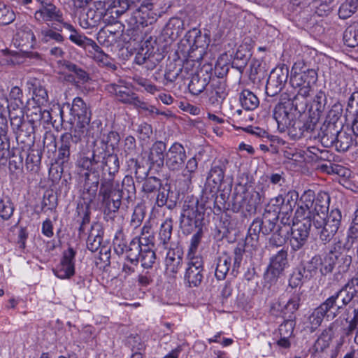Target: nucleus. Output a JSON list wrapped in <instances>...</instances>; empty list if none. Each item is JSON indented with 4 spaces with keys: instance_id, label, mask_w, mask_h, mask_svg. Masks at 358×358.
Segmentation results:
<instances>
[{
    "instance_id": "obj_55",
    "label": "nucleus",
    "mask_w": 358,
    "mask_h": 358,
    "mask_svg": "<svg viewBox=\"0 0 358 358\" xmlns=\"http://www.w3.org/2000/svg\"><path fill=\"white\" fill-rule=\"evenodd\" d=\"M183 51V50H182ZM184 52L186 51L184 50ZM187 58L182 62V75L184 76V80L187 78L189 75H192V73L190 71H193V68L195 65V62L199 63L202 58H198V56L195 54L193 55L191 52H187Z\"/></svg>"
},
{
    "instance_id": "obj_43",
    "label": "nucleus",
    "mask_w": 358,
    "mask_h": 358,
    "mask_svg": "<svg viewBox=\"0 0 358 358\" xmlns=\"http://www.w3.org/2000/svg\"><path fill=\"white\" fill-rule=\"evenodd\" d=\"M143 243L141 241V236L139 239L134 238L129 245L125 248L127 259L131 264L136 265L138 262L139 256H141Z\"/></svg>"
},
{
    "instance_id": "obj_51",
    "label": "nucleus",
    "mask_w": 358,
    "mask_h": 358,
    "mask_svg": "<svg viewBox=\"0 0 358 358\" xmlns=\"http://www.w3.org/2000/svg\"><path fill=\"white\" fill-rule=\"evenodd\" d=\"M322 260L320 255H315L303 266L300 268L305 274V279H310L317 272L319 267L322 265Z\"/></svg>"
},
{
    "instance_id": "obj_7",
    "label": "nucleus",
    "mask_w": 358,
    "mask_h": 358,
    "mask_svg": "<svg viewBox=\"0 0 358 358\" xmlns=\"http://www.w3.org/2000/svg\"><path fill=\"white\" fill-rule=\"evenodd\" d=\"M166 144L162 141H158V166H166L171 170H178L184 164L186 159L185 150L183 146L178 143H173L169 150L164 154Z\"/></svg>"
},
{
    "instance_id": "obj_9",
    "label": "nucleus",
    "mask_w": 358,
    "mask_h": 358,
    "mask_svg": "<svg viewBox=\"0 0 358 358\" xmlns=\"http://www.w3.org/2000/svg\"><path fill=\"white\" fill-rule=\"evenodd\" d=\"M150 222L145 224L141 232L143 246L141 257L142 266L145 268H151L156 260L155 236Z\"/></svg>"
},
{
    "instance_id": "obj_38",
    "label": "nucleus",
    "mask_w": 358,
    "mask_h": 358,
    "mask_svg": "<svg viewBox=\"0 0 358 358\" xmlns=\"http://www.w3.org/2000/svg\"><path fill=\"white\" fill-rule=\"evenodd\" d=\"M182 60L179 58L170 60L166 64L164 78L167 82L173 83L177 79L184 80V76L182 75Z\"/></svg>"
},
{
    "instance_id": "obj_24",
    "label": "nucleus",
    "mask_w": 358,
    "mask_h": 358,
    "mask_svg": "<svg viewBox=\"0 0 358 358\" xmlns=\"http://www.w3.org/2000/svg\"><path fill=\"white\" fill-rule=\"evenodd\" d=\"M187 268L185 274V280L189 287L199 286L203 280V262L200 256L193 255L187 257Z\"/></svg>"
},
{
    "instance_id": "obj_44",
    "label": "nucleus",
    "mask_w": 358,
    "mask_h": 358,
    "mask_svg": "<svg viewBox=\"0 0 358 358\" xmlns=\"http://www.w3.org/2000/svg\"><path fill=\"white\" fill-rule=\"evenodd\" d=\"M239 101L245 110H253L259 105V98L248 90H244L240 93Z\"/></svg>"
},
{
    "instance_id": "obj_8",
    "label": "nucleus",
    "mask_w": 358,
    "mask_h": 358,
    "mask_svg": "<svg viewBox=\"0 0 358 358\" xmlns=\"http://www.w3.org/2000/svg\"><path fill=\"white\" fill-rule=\"evenodd\" d=\"M278 218L276 214H273V218H268L264 213L262 219L259 217L255 219L249 227L245 238L246 243H250L252 246L256 245L259 241L260 233L266 236L277 229Z\"/></svg>"
},
{
    "instance_id": "obj_33",
    "label": "nucleus",
    "mask_w": 358,
    "mask_h": 358,
    "mask_svg": "<svg viewBox=\"0 0 358 358\" xmlns=\"http://www.w3.org/2000/svg\"><path fill=\"white\" fill-rule=\"evenodd\" d=\"M64 28L70 31L69 40L80 48H84L86 51H91L90 47L95 42L91 38H87L85 35L80 34L71 24L66 22L64 24L62 29Z\"/></svg>"
},
{
    "instance_id": "obj_15",
    "label": "nucleus",
    "mask_w": 358,
    "mask_h": 358,
    "mask_svg": "<svg viewBox=\"0 0 358 358\" xmlns=\"http://www.w3.org/2000/svg\"><path fill=\"white\" fill-rule=\"evenodd\" d=\"M105 90L115 96L116 99L123 103L133 104L136 107L146 108L145 103L138 99L131 90L124 85L122 80L118 83H109L105 86Z\"/></svg>"
},
{
    "instance_id": "obj_5",
    "label": "nucleus",
    "mask_w": 358,
    "mask_h": 358,
    "mask_svg": "<svg viewBox=\"0 0 358 358\" xmlns=\"http://www.w3.org/2000/svg\"><path fill=\"white\" fill-rule=\"evenodd\" d=\"M261 203V196L255 190L249 191L245 185L238 184L232 195L231 206L235 213H255L257 206Z\"/></svg>"
},
{
    "instance_id": "obj_13",
    "label": "nucleus",
    "mask_w": 358,
    "mask_h": 358,
    "mask_svg": "<svg viewBox=\"0 0 358 358\" xmlns=\"http://www.w3.org/2000/svg\"><path fill=\"white\" fill-rule=\"evenodd\" d=\"M160 257L164 259L165 272L169 275L176 274L182 264L183 252L177 243L160 248Z\"/></svg>"
},
{
    "instance_id": "obj_27",
    "label": "nucleus",
    "mask_w": 358,
    "mask_h": 358,
    "mask_svg": "<svg viewBox=\"0 0 358 358\" xmlns=\"http://www.w3.org/2000/svg\"><path fill=\"white\" fill-rule=\"evenodd\" d=\"M96 8H90L86 11H83L79 16L80 25L83 29H90L96 27L100 24L103 20L101 13V1H96Z\"/></svg>"
},
{
    "instance_id": "obj_28",
    "label": "nucleus",
    "mask_w": 358,
    "mask_h": 358,
    "mask_svg": "<svg viewBox=\"0 0 358 358\" xmlns=\"http://www.w3.org/2000/svg\"><path fill=\"white\" fill-rule=\"evenodd\" d=\"M198 200L192 206L189 205H183V213L180 217L181 227H188L187 230L189 231L193 227L196 228L199 226L201 220V214L197 210Z\"/></svg>"
},
{
    "instance_id": "obj_58",
    "label": "nucleus",
    "mask_w": 358,
    "mask_h": 358,
    "mask_svg": "<svg viewBox=\"0 0 358 358\" xmlns=\"http://www.w3.org/2000/svg\"><path fill=\"white\" fill-rule=\"evenodd\" d=\"M76 212L78 215L80 217L79 233L83 234L85 232V225L88 224L90 222L91 212L89 204L86 206L78 204L76 208Z\"/></svg>"
},
{
    "instance_id": "obj_57",
    "label": "nucleus",
    "mask_w": 358,
    "mask_h": 358,
    "mask_svg": "<svg viewBox=\"0 0 358 358\" xmlns=\"http://www.w3.org/2000/svg\"><path fill=\"white\" fill-rule=\"evenodd\" d=\"M134 156L135 155H129V157L126 158L128 169L130 170L131 172L134 171L136 178H145L148 176V172L144 169L143 167H141L139 165L137 159H135Z\"/></svg>"
},
{
    "instance_id": "obj_50",
    "label": "nucleus",
    "mask_w": 358,
    "mask_h": 358,
    "mask_svg": "<svg viewBox=\"0 0 358 358\" xmlns=\"http://www.w3.org/2000/svg\"><path fill=\"white\" fill-rule=\"evenodd\" d=\"M291 227H278L269 238V244L273 247H280L285 243L290 233Z\"/></svg>"
},
{
    "instance_id": "obj_52",
    "label": "nucleus",
    "mask_w": 358,
    "mask_h": 358,
    "mask_svg": "<svg viewBox=\"0 0 358 358\" xmlns=\"http://www.w3.org/2000/svg\"><path fill=\"white\" fill-rule=\"evenodd\" d=\"M343 41L348 47L354 48L358 45V23L352 24L345 30Z\"/></svg>"
},
{
    "instance_id": "obj_14",
    "label": "nucleus",
    "mask_w": 358,
    "mask_h": 358,
    "mask_svg": "<svg viewBox=\"0 0 358 358\" xmlns=\"http://www.w3.org/2000/svg\"><path fill=\"white\" fill-rule=\"evenodd\" d=\"M287 256V250L282 248L271 257L270 263L264 275V278L266 282L272 285L277 282L278 278L288 265Z\"/></svg>"
},
{
    "instance_id": "obj_49",
    "label": "nucleus",
    "mask_w": 358,
    "mask_h": 358,
    "mask_svg": "<svg viewBox=\"0 0 358 358\" xmlns=\"http://www.w3.org/2000/svg\"><path fill=\"white\" fill-rule=\"evenodd\" d=\"M352 142V135L342 131L341 129H339L336 139H334V146H335L336 150L338 152H345L350 148Z\"/></svg>"
},
{
    "instance_id": "obj_63",
    "label": "nucleus",
    "mask_w": 358,
    "mask_h": 358,
    "mask_svg": "<svg viewBox=\"0 0 358 358\" xmlns=\"http://www.w3.org/2000/svg\"><path fill=\"white\" fill-rule=\"evenodd\" d=\"M172 233V222L171 220H166L164 223L162 224L160 231H159V236L160 239L162 242V248L169 246L170 244L173 243L172 242H169Z\"/></svg>"
},
{
    "instance_id": "obj_23",
    "label": "nucleus",
    "mask_w": 358,
    "mask_h": 358,
    "mask_svg": "<svg viewBox=\"0 0 358 358\" xmlns=\"http://www.w3.org/2000/svg\"><path fill=\"white\" fill-rule=\"evenodd\" d=\"M213 68L210 64H204L194 75H192L188 85L189 92L193 95H199L206 89L212 79Z\"/></svg>"
},
{
    "instance_id": "obj_32",
    "label": "nucleus",
    "mask_w": 358,
    "mask_h": 358,
    "mask_svg": "<svg viewBox=\"0 0 358 358\" xmlns=\"http://www.w3.org/2000/svg\"><path fill=\"white\" fill-rule=\"evenodd\" d=\"M29 90L33 92V101L37 105H45L48 101L47 90L41 85V82L36 78H29L27 82Z\"/></svg>"
},
{
    "instance_id": "obj_26",
    "label": "nucleus",
    "mask_w": 358,
    "mask_h": 358,
    "mask_svg": "<svg viewBox=\"0 0 358 358\" xmlns=\"http://www.w3.org/2000/svg\"><path fill=\"white\" fill-rule=\"evenodd\" d=\"M76 250L69 247L63 253L59 265L54 271L55 275L60 279H69L75 274Z\"/></svg>"
},
{
    "instance_id": "obj_11",
    "label": "nucleus",
    "mask_w": 358,
    "mask_h": 358,
    "mask_svg": "<svg viewBox=\"0 0 358 358\" xmlns=\"http://www.w3.org/2000/svg\"><path fill=\"white\" fill-rule=\"evenodd\" d=\"M209 40L206 34H201L199 29L194 28L189 30L181 41L179 49L181 47L188 46L187 52L196 55L198 58H203L205 49L208 47Z\"/></svg>"
},
{
    "instance_id": "obj_56",
    "label": "nucleus",
    "mask_w": 358,
    "mask_h": 358,
    "mask_svg": "<svg viewBox=\"0 0 358 358\" xmlns=\"http://www.w3.org/2000/svg\"><path fill=\"white\" fill-rule=\"evenodd\" d=\"M14 210V204L8 196L0 199V217L2 220H8L12 217Z\"/></svg>"
},
{
    "instance_id": "obj_60",
    "label": "nucleus",
    "mask_w": 358,
    "mask_h": 358,
    "mask_svg": "<svg viewBox=\"0 0 358 358\" xmlns=\"http://www.w3.org/2000/svg\"><path fill=\"white\" fill-rule=\"evenodd\" d=\"M122 192V196L127 192L126 199L129 202L132 200L136 195V187L134 185V179L130 176H126L122 182V189L120 190Z\"/></svg>"
},
{
    "instance_id": "obj_48",
    "label": "nucleus",
    "mask_w": 358,
    "mask_h": 358,
    "mask_svg": "<svg viewBox=\"0 0 358 358\" xmlns=\"http://www.w3.org/2000/svg\"><path fill=\"white\" fill-rule=\"evenodd\" d=\"M319 307L327 315V317H335L343 310L334 294L328 297Z\"/></svg>"
},
{
    "instance_id": "obj_31",
    "label": "nucleus",
    "mask_w": 358,
    "mask_h": 358,
    "mask_svg": "<svg viewBox=\"0 0 358 358\" xmlns=\"http://www.w3.org/2000/svg\"><path fill=\"white\" fill-rule=\"evenodd\" d=\"M79 173L85 177L84 199L88 200L90 203L96 196L100 176H92V173L88 171H83L81 173L79 171Z\"/></svg>"
},
{
    "instance_id": "obj_22",
    "label": "nucleus",
    "mask_w": 358,
    "mask_h": 358,
    "mask_svg": "<svg viewBox=\"0 0 358 358\" xmlns=\"http://www.w3.org/2000/svg\"><path fill=\"white\" fill-rule=\"evenodd\" d=\"M311 225V220L308 217L295 224L294 228L291 227L289 243L293 250L297 251L305 245L309 236Z\"/></svg>"
},
{
    "instance_id": "obj_59",
    "label": "nucleus",
    "mask_w": 358,
    "mask_h": 358,
    "mask_svg": "<svg viewBox=\"0 0 358 358\" xmlns=\"http://www.w3.org/2000/svg\"><path fill=\"white\" fill-rule=\"evenodd\" d=\"M334 264L338 273H346L352 264V257L350 255L340 253L334 255Z\"/></svg>"
},
{
    "instance_id": "obj_1",
    "label": "nucleus",
    "mask_w": 358,
    "mask_h": 358,
    "mask_svg": "<svg viewBox=\"0 0 358 358\" xmlns=\"http://www.w3.org/2000/svg\"><path fill=\"white\" fill-rule=\"evenodd\" d=\"M76 165L80 173L88 171L96 177L100 176L101 171L106 169L111 177L110 179L113 180L120 169V160L116 154L107 151L106 148H97L93 150L91 157L85 154L80 155Z\"/></svg>"
},
{
    "instance_id": "obj_47",
    "label": "nucleus",
    "mask_w": 358,
    "mask_h": 358,
    "mask_svg": "<svg viewBox=\"0 0 358 358\" xmlns=\"http://www.w3.org/2000/svg\"><path fill=\"white\" fill-rule=\"evenodd\" d=\"M301 292H294L287 303L283 306L281 311L284 315H288V317L292 319L294 314L298 310L300 307L301 301Z\"/></svg>"
},
{
    "instance_id": "obj_30",
    "label": "nucleus",
    "mask_w": 358,
    "mask_h": 358,
    "mask_svg": "<svg viewBox=\"0 0 358 358\" xmlns=\"http://www.w3.org/2000/svg\"><path fill=\"white\" fill-rule=\"evenodd\" d=\"M313 224L317 230L319 239L324 245L329 243L338 231V229L334 227L327 224V222H324V219L321 218V216L314 217Z\"/></svg>"
},
{
    "instance_id": "obj_12",
    "label": "nucleus",
    "mask_w": 358,
    "mask_h": 358,
    "mask_svg": "<svg viewBox=\"0 0 358 358\" xmlns=\"http://www.w3.org/2000/svg\"><path fill=\"white\" fill-rule=\"evenodd\" d=\"M303 199L306 206H311L312 219L322 216L328 213L330 203V196L325 192H320L317 195L313 190L308 189L303 194Z\"/></svg>"
},
{
    "instance_id": "obj_3",
    "label": "nucleus",
    "mask_w": 358,
    "mask_h": 358,
    "mask_svg": "<svg viewBox=\"0 0 358 358\" xmlns=\"http://www.w3.org/2000/svg\"><path fill=\"white\" fill-rule=\"evenodd\" d=\"M317 81V73L315 69L308 68L303 61L299 60L294 64L290 83L294 88L298 89L297 96H309Z\"/></svg>"
},
{
    "instance_id": "obj_29",
    "label": "nucleus",
    "mask_w": 358,
    "mask_h": 358,
    "mask_svg": "<svg viewBox=\"0 0 358 358\" xmlns=\"http://www.w3.org/2000/svg\"><path fill=\"white\" fill-rule=\"evenodd\" d=\"M342 129L341 124L339 125L329 124V123H323L317 133V138L320 139L322 145L325 148L334 146V139L338 133L339 129Z\"/></svg>"
},
{
    "instance_id": "obj_20",
    "label": "nucleus",
    "mask_w": 358,
    "mask_h": 358,
    "mask_svg": "<svg viewBox=\"0 0 358 358\" xmlns=\"http://www.w3.org/2000/svg\"><path fill=\"white\" fill-rule=\"evenodd\" d=\"M14 41L28 57L39 58L38 53L27 51L28 48H34L36 42L35 35L28 25L23 24L17 29Z\"/></svg>"
},
{
    "instance_id": "obj_2",
    "label": "nucleus",
    "mask_w": 358,
    "mask_h": 358,
    "mask_svg": "<svg viewBox=\"0 0 358 358\" xmlns=\"http://www.w3.org/2000/svg\"><path fill=\"white\" fill-rule=\"evenodd\" d=\"M157 22L156 0H144L141 6L127 15L126 34L129 40L141 41V27L155 25Z\"/></svg>"
},
{
    "instance_id": "obj_36",
    "label": "nucleus",
    "mask_w": 358,
    "mask_h": 358,
    "mask_svg": "<svg viewBox=\"0 0 358 358\" xmlns=\"http://www.w3.org/2000/svg\"><path fill=\"white\" fill-rule=\"evenodd\" d=\"M36 125H32L31 123L27 121L26 123L22 124L21 127L15 130L14 133L16 135V140L17 143H22L30 146L34 142V129Z\"/></svg>"
},
{
    "instance_id": "obj_45",
    "label": "nucleus",
    "mask_w": 358,
    "mask_h": 358,
    "mask_svg": "<svg viewBox=\"0 0 358 358\" xmlns=\"http://www.w3.org/2000/svg\"><path fill=\"white\" fill-rule=\"evenodd\" d=\"M173 198V192H171L170 185L167 183L160 185L158 187V206L166 205L169 209L173 208L176 202Z\"/></svg>"
},
{
    "instance_id": "obj_6",
    "label": "nucleus",
    "mask_w": 358,
    "mask_h": 358,
    "mask_svg": "<svg viewBox=\"0 0 358 358\" xmlns=\"http://www.w3.org/2000/svg\"><path fill=\"white\" fill-rule=\"evenodd\" d=\"M37 1L40 6L34 13L35 20L40 22L46 23L49 27L57 31H62V27L66 22L60 8L50 0H37Z\"/></svg>"
},
{
    "instance_id": "obj_53",
    "label": "nucleus",
    "mask_w": 358,
    "mask_h": 358,
    "mask_svg": "<svg viewBox=\"0 0 358 358\" xmlns=\"http://www.w3.org/2000/svg\"><path fill=\"white\" fill-rule=\"evenodd\" d=\"M55 29L49 27L41 29L38 34V38L43 43H48L51 40L58 43H62L64 41V36Z\"/></svg>"
},
{
    "instance_id": "obj_18",
    "label": "nucleus",
    "mask_w": 358,
    "mask_h": 358,
    "mask_svg": "<svg viewBox=\"0 0 358 358\" xmlns=\"http://www.w3.org/2000/svg\"><path fill=\"white\" fill-rule=\"evenodd\" d=\"M289 76L287 66L277 67L271 71L266 85V93L269 96H274L281 92Z\"/></svg>"
},
{
    "instance_id": "obj_39",
    "label": "nucleus",
    "mask_w": 358,
    "mask_h": 358,
    "mask_svg": "<svg viewBox=\"0 0 358 358\" xmlns=\"http://www.w3.org/2000/svg\"><path fill=\"white\" fill-rule=\"evenodd\" d=\"M252 54L248 45H241L235 54L234 59L232 62L231 66L236 68L241 73H242L250 58Z\"/></svg>"
},
{
    "instance_id": "obj_62",
    "label": "nucleus",
    "mask_w": 358,
    "mask_h": 358,
    "mask_svg": "<svg viewBox=\"0 0 358 358\" xmlns=\"http://www.w3.org/2000/svg\"><path fill=\"white\" fill-rule=\"evenodd\" d=\"M117 1V0H105L101 6V8L103 7L108 12V15L114 16L115 20H117V18L126 11L125 9L119 7Z\"/></svg>"
},
{
    "instance_id": "obj_64",
    "label": "nucleus",
    "mask_w": 358,
    "mask_h": 358,
    "mask_svg": "<svg viewBox=\"0 0 358 358\" xmlns=\"http://www.w3.org/2000/svg\"><path fill=\"white\" fill-rule=\"evenodd\" d=\"M342 112V105L341 103H335L331 107L330 110L328 112V114L324 123H329V124L339 125L338 124V121L341 116Z\"/></svg>"
},
{
    "instance_id": "obj_16",
    "label": "nucleus",
    "mask_w": 358,
    "mask_h": 358,
    "mask_svg": "<svg viewBox=\"0 0 358 358\" xmlns=\"http://www.w3.org/2000/svg\"><path fill=\"white\" fill-rule=\"evenodd\" d=\"M285 99H286L285 97L275 105L273 111V117L277 122L279 131L285 132L288 130L290 134L291 129L295 120L292 113H290L292 103L289 102V99L287 101H282Z\"/></svg>"
},
{
    "instance_id": "obj_41",
    "label": "nucleus",
    "mask_w": 358,
    "mask_h": 358,
    "mask_svg": "<svg viewBox=\"0 0 358 358\" xmlns=\"http://www.w3.org/2000/svg\"><path fill=\"white\" fill-rule=\"evenodd\" d=\"M103 231L98 224L92 225L87 239V248L92 252L98 251L102 246Z\"/></svg>"
},
{
    "instance_id": "obj_34",
    "label": "nucleus",
    "mask_w": 358,
    "mask_h": 358,
    "mask_svg": "<svg viewBox=\"0 0 358 358\" xmlns=\"http://www.w3.org/2000/svg\"><path fill=\"white\" fill-rule=\"evenodd\" d=\"M229 161L226 158H221L219 159L216 164H215L210 169L207 182L212 181L215 186L218 187L222 182L224 178V172Z\"/></svg>"
},
{
    "instance_id": "obj_46",
    "label": "nucleus",
    "mask_w": 358,
    "mask_h": 358,
    "mask_svg": "<svg viewBox=\"0 0 358 358\" xmlns=\"http://www.w3.org/2000/svg\"><path fill=\"white\" fill-rule=\"evenodd\" d=\"M27 155V159L25 162L26 168L28 171L31 172H37L39 170L42 152L40 149H30Z\"/></svg>"
},
{
    "instance_id": "obj_17",
    "label": "nucleus",
    "mask_w": 358,
    "mask_h": 358,
    "mask_svg": "<svg viewBox=\"0 0 358 358\" xmlns=\"http://www.w3.org/2000/svg\"><path fill=\"white\" fill-rule=\"evenodd\" d=\"M318 123V117L309 114L300 115L299 119L295 120L290 131V135L295 139H299L310 134L309 137L316 138L313 135Z\"/></svg>"
},
{
    "instance_id": "obj_35",
    "label": "nucleus",
    "mask_w": 358,
    "mask_h": 358,
    "mask_svg": "<svg viewBox=\"0 0 358 358\" xmlns=\"http://www.w3.org/2000/svg\"><path fill=\"white\" fill-rule=\"evenodd\" d=\"M127 23L122 24L120 22H115L113 24L108 25L102 28L99 32V38L105 37L110 38V43H116L119 36L124 31L126 32ZM126 35H127L125 33Z\"/></svg>"
},
{
    "instance_id": "obj_10",
    "label": "nucleus",
    "mask_w": 358,
    "mask_h": 358,
    "mask_svg": "<svg viewBox=\"0 0 358 358\" xmlns=\"http://www.w3.org/2000/svg\"><path fill=\"white\" fill-rule=\"evenodd\" d=\"M83 134L84 133H81L78 129H74L73 134L66 132L60 136L57 160L62 164L68 163L70 160L71 155L77 151V147L81 143Z\"/></svg>"
},
{
    "instance_id": "obj_61",
    "label": "nucleus",
    "mask_w": 358,
    "mask_h": 358,
    "mask_svg": "<svg viewBox=\"0 0 358 358\" xmlns=\"http://www.w3.org/2000/svg\"><path fill=\"white\" fill-rule=\"evenodd\" d=\"M321 218L324 219L327 224L338 230L341 224L342 214L339 209L335 208L332 209L329 214L326 213L322 215Z\"/></svg>"
},
{
    "instance_id": "obj_21",
    "label": "nucleus",
    "mask_w": 358,
    "mask_h": 358,
    "mask_svg": "<svg viewBox=\"0 0 358 358\" xmlns=\"http://www.w3.org/2000/svg\"><path fill=\"white\" fill-rule=\"evenodd\" d=\"M72 115L77 117V122L75 129H78L81 133L87 130V127L91 120V110L85 101L80 97H76L71 108Z\"/></svg>"
},
{
    "instance_id": "obj_54",
    "label": "nucleus",
    "mask_w": 358,
    "mask_h": 358,
    "mask_svg": "<svg viewBox=\"0 0 358 358\" xmlns=\"http://www.w3.org/2000/svg\"><path fill=\"white\" fill-rule=\"evenodd\" d=\"M358 8V0H345L340 6L338 15L342 19H347L354 14Z\"/></svg>"
},
{
    "instance_id": "obj_37",
    "label": "nucleus",
    "mask_w": 358,
    "mask_h": 358,
    "mask_svg": "<svg viewBox=\"0 0 358 358\" xmlns=\"http://www.w3.org/2000/svg\"><path fill=\"white\" fill-rule=\"evenodd\" d=\"M334 335V325L331 324L327 329H324L315 341L312 348L313 353L322 352L328 348L333 339Z\"/></svg>"
},
{
    "instance_id": "obj_40",
    "label": "nucleus",
    "mask_w": 358,
    "mask_h": 358,
    "mask_svg": "<svg viewBox=\"0 0 358 358\" xmlns=\"http://www.w3.org/2000/svg\"><path fill=\"white\" fill-rule=\"evenodd\" d=\"M8 169L11 174H17L23 171L24 151L19 148H13L10 154Z\"/></svg>"
},
{
    "instance_id": "obj_4",
    "label": "nucleus",
    "mask_w": 358,
    "mask_h": 358,
    "mask_svg": "<svg viewBox=\"0 0 358 358\" xmlns=\"http://www.w3.org/2000/svg\"><path fill=\"white\" fill-rule=\"evenodd\" d=\"M99 194L105 217L113 220L122 203V192L114 187L113 179H103Z\"/></svg>"
},
{
    "instance_id": "obj_19",
    "label": "nucleus",
    "mask_w": 358,
    "mask_h": 358,
    "mask_svg": "<svg viewBox=\"0 0 358 358\" xmlns=\"http://www.w3.org/2000/svg\"><path fill=\"white\" fill-rule=\"evenodd\" d=\"M181 24L182 22L178 18H171L165 24L161 35L158 37V46L160 45L163 54L169 52L171 45L179 35Z\"/></svg>"
},
{
    "instance_id": "obj_42",
    "label": "nucleus",
    "mask_w": 358,
    "mask_h": 358,
    "mask_svg": "<svg viewBox=\"0 0 358 358\" xmlns=\"http://www.w3.org/2000/svg\"><path fill=\"white\" fill-rule=\"evenodd\" d=\"M231 265V257L226 252L220 255L216 260L215 275L218 280H224L229 271Z\"/></svg>"
},
{
    "instance_id": "obj_25",
    "label": "nucleus",
    "mask_w": 358,
    "mask_h": 358,
    "mask_svg": "<svg viewBox=\"0 0 358 358\" xmlns=\"http://www.w3.org/2000/svg\"><path fill=\"white\" fill-rule=\"evenodd\" d=\"M157 29L154 30L152 27V31L148 33V31H145L143 38V51H145L146 59L145 62V67L148 69L152 70L155 68L157 64Z\"/></svg>"
}]
</instances>
